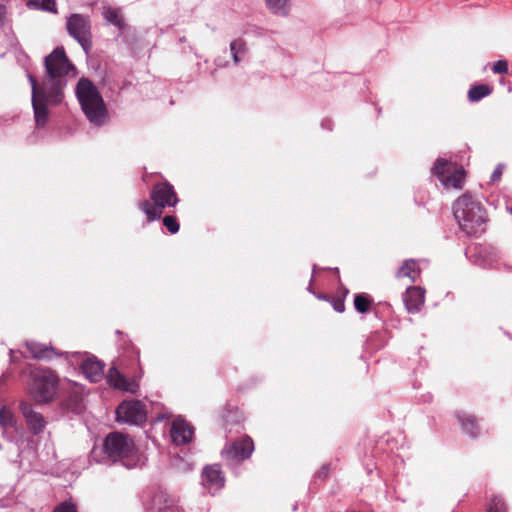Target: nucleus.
<instances>
[{"instance_id": "nucleus-1", "label": "nucleus", "mask_w": 512, "mask_h": 512, "mask_svg": "<svg viewBox=\"0 0 512 512\" xmlns=\"http://www.w3.org/2000/svg\"><path fill=\"white\" fill-rule=\"evenodd\" d=\"M453 215L460 229L468 235H476L485 231L488 214L477 198L464 193L453 204Z\"/></svg>"}, {"instance_id": "nucleus-28", "label": "nucleus", "mask_w": 512, "mask_h": 512, "mask_svg": "<svg viewBox=\"0 0 512 512\" xmlns=\"http://www.w3.org/2000/svg\"><path fill=\"white\" fill-rule=\"evenodd\" d=\"M163 225L166 227V229L171 233L175 234L179 231L180 225L176 219L175 216L172 215H166L163 218Z\"/></svg>"}, {"instance_id": "nucleus-18", "label": "nucleus", "mask_w": 512, "mask_h": 512, "mask_svg": "<svg viewBox=\"0 0 512 512\" xmlns=\"http://www.w3.org/2000/svg\"><path fill=\"white\" fill-rule=\"evenodd\" d=\"M67 32H89L91 23L88 16L82 14H71L66 22Z\"/></svg>"}, {"instance_id": "nucleus-14", "label": "nucleus", "mask_w": 512, "mask_h": 512, "mask_svg": "<svg viewBox=\"0 0 512 512\" xmlns=\"http://www.w3.org/2000/svg\"><path fill=\"white\" fill-rule=\"evenodd\" d=\"M170 434L175 444H186L193 437V428L185 420L176 419L172 423Z\"/></svg>"}, {"instance_id": "nucleus-26", "label": "nucleus", "mask_w": 512, "mask_h": 512, "mask_svg": "<svg viewBox=\"0 0 512 512\" xmlns=\"http://www.w3.org/2000/svg\"><path fill=\"white\" fill-rule=\"evenodd\" d=\"M265 2L274 14L287 15L289 10L288 0H265Z\"/></svg>"}, {"instance_id": "nucleus-33", "label": "nucleus", "mask_w": 512, "mask_h": 512, "mask_svg": "<svg viewBox=\"0 0 512 512\" xmlns=\"http://www.w3.org/2000/svg\"><path fill=\"white\" fill-rule=\"evenodd\" d=\"M331 304L335 311L342 313L345 310L344 298L341 296H333L331 299Z\"/></svg>"}, {"instance_id": "nucleus-11", "label": "nucleus", "mask_w": 512, "mask_h": 512, "mask_svg": "<svg viewBox=\"0 0 512 512\" xmlns=\"http://www.w3.org/2000/svg\"><path fill=\"white\" fill-rule=\"evenodd\" d=\"M21 413L23 414L29 429L34 434H39L45 428L44 417L33 409L31 403L27 401H21L19 404Z\"/></svg>"}, {"instance_id": "nucleus-3", "label": "nucleus", "mask_w": 512, "mask_h": 512, "mask_svg": "<svg viewBox=\"0 0 512 512\" xmlns=\"http://www.w3.org/2000/svg\"><path fill=\"white\" fill-rule=\"evenodd\" d=\"M76 96L87 119L95 126H102L108 120L106 104L97 87L87 78L79 79Z\"/></svg>"}, {"instance_id": "nucleus-6", "label": "nucleus", "mask_w": 512, "mask_h": 512, "mask_svg": "<svg viewBox=\"0 0 512 512\" xmlns=\"http://www.w3.org/2000/svg\"><path fill=\"white\" fill-rule=\"evenodd\" d=\"M104 453L113 462L121 461L126 467L135 464L136 448L134 440L121 432L109 433L103 445Z\"/></svg>"}, {"instance_id": "nucleus-29", "label": "nucleus", "mask_w": 512, "mask_h": 512, "mask_svg": "<svg viewBox=\"0 0 512 512\" xmlns=\"http://www.w3.org/2000/svg\"><path fill=\"white\" fill-rule=\"evenodd\" d=\"M14 417L10 410L6 408L0 409V425L3 427L13 426Z\"/></svg>"}, {"instance_id": "nucleus-7", "label": "nucleus", "mask_w": 512, "mask_h": 512, "mask_svg": "<svg viewBox=\"0 0 512 512\" xmlns=\"http://www.w3.org/2000/svg\"><path fill=\"white\" fill-rule=\"evenodd\" d=\"M28 79L32 88V106L36 125L42 127L48 119V102L59 103L60 101H55V98L50 96L49 90L41 87L33 75L29 74Z\"/></svg>"}, {"instance_id": "nucleus-16", "label": "nucleus", "mask_w": 512, "mask_h": 512, "mask_svg": "<svg viewBox=\"0 0 512 512\" xmlns=\"http://www.w3.org/2000/svg\"><path fill=\"white\" fill-rule=\"evenodd\" d=\"M104 20L119 31L127 29V23L123 12L118 7L104 6L102 12Z\"/></svg>"}, {"instance_id": "nucleus-13", "label": "nucleus", "mask_w": 512, "mask_h": 512, "mask_svg": "<svg viewBox=\"0 0 512 512\" xmlns=\"http://www.w3.org/2000/svg\"><path fill=\"white\" fill-rule=\"evenodd\" d=\"M425 302V290L419 286L407 288L404 295V304L409 313L418 312Z\"/></svg>"}, {"instance_id": "nucleus-5", "label": "nucleus", "mask_w": 512, "mask_h": 512, "mask_svg": "<svg viewBox=\"0 0 512 512\" xmlns=\"http://www.w3.org/2000/svg\"><path fill=\"white\" fill-rule=\"evenodd\" d=\"M59 377L50 368H37L31 372L29 394L38 404L54 401L58 395Z\"/></svg>"}, {"instance_id": "nucleus-15", "label": "nucleus", "mask_w": 512, "mask_h": 512, "mask_svg": "<svg viewBox=\"0 0 512 512\" xmlns=\"http://www.w3.org/2000/svg\"><path fill=\"white\" fill-rule=\"evenodd\" d=\"M24 346L34 359L44 360L57 356L56 350L51 345L27 341Z\"/></svg>"}, {"instance_id": "nucleus-21", "label": "nucleus", "mask_w": 512, "mask_h": 512, "mask_svg": "<svg viewBox=\"0 0 512 512\" xmlns=\"http://www.w3.org/2000/svg\"><path fill=\"white\" fill-rule=\"evenodd\" d=\"M65 409L70 410L74 413H80L83 409V397L78 391H73L63 401Z\"/></svg>"}, {"instance_id": "nucleus-35", "label": "nucleus", "mask_w": 512, "mask_h": 512, "mask_svg": "<svg viewBox=\"0 0 512 512\" xmlns=\"http://www.w3.org/2000/svg\"><path fill=\"white\" fill-rule=\"evenodd\" d=\"M75 36V38L81 43V45L83 46V48L86 50V45H85V42H86V36L88 34H80V33H77V34H73Z\"/></svg>"}, {"instance_id": "nucleus-10", "label": "nucleus", "mask_w": 512, "mask_h": 512, "mask_svg": "<svg viewBox=\"0 0 512 512\" xmlns=\"http://www.w3.org/2000/svg\"><path fill=\"white\" fill-rule=\"evenodd\" d=\"M254 451L253 440L244 435L228 444L222 451V455L228 461L242 462L248 459Z\"/></svg>"}, {"instance_id": "nucleus-31", "label": "nucleus", "mask_w": 512, "mask_h": 512, "mask_svg": "<svg viewBox=\"0 0 512 512\" xmlns=\"http://www.w3.org/2000/svg\"><path fill=\"white\" fill-rule=\"evenodd\" d=\"M53 512H78L74 503L65 501L57 505Z\"/></svg>"}, {"instance_id": "nucleus-27", "label": "nucleus", "mask_w": 512, "mask_h": 512, "mask_svg": "<svg viewBox=\"0 0 512 512\" xmlns=\"http://www.w3.org/2000/svg\"><path fill=\"white\" fill-rule=\"evenodd\" d=\"M230 50L235 63H238L240 61V54L246 51V44L242 39H236L231 42Z\"/></svg>"}, {"instance_id": "nucleus-22", "label": "nucleus", "mask_w": 512, "mask_h": 512, "mask_svg": "<svg viewBox=\"0 0 512 512\" xmlns=\"http://www.w3.org/2000/svg\"><path fill=\"white\" fill-rule=\"evenodd\" d=\"M458 421L461 423L462 430L470 435L476 437L478 435V424L475 416L473 415H458Z\"/></svg>"}, {"instance_id": "nucleus-19", "label": "nucleus", "mask_w": 512, "mask_h": 512, "mask_svg": "<svg viewBox=\"0 0 512 512\" xmlns=\"http://www.w3.org/2000/svg\"><path fill=\"white\" fill-rule=\"evenodd\" d=\"M420 276V268L415 260H406L397 272L398 278H408L412 283Z\"/></svg>"}, {"instance_id": "nucleus-30", "label": "nucleus", "mask_w": 512, "mask_h": 512, "mask_svg": "<svg viewBox=\"0 0 512 512\" xmlns=\"http://www.w3.org/2000/svg\"><path fill=\"white\" fill-rule=\"evenodd\" d=\"M506 504L500 497L492 498L488 512H506Z\"/></svg>"}, {"instance_id": "nucleus-12", "label": "nucleus", "mask_w": 512, "mask_h": 512, "mask_svg": "<svg viewBox=\"0 0 512 512\" xmlns=\"http://www.w3.org/2000/svg\"><path fill=\"white\" fill-rule=\"evenodd\" d=\"M108 382L114 388L135 394L139 389V384L134 379H127L116 368L109 369Z\"/></svg>"}, {"instance_id": "nucleus-37", "label": "nucleus", "mask_w": 512, "mask_h": 512, "mask_svg": "<svg viewBox=\"0 0 512 512\" xmlns=\"http://www.w3.org/2000/svg\"><path fill=\"white\" fill-rule=\"evenodd\" d=\"M510 213L512 214V204L508 207Z\"/></svg>"}, {"instance_id": "nucleus-17", "label": "nucleus", "mask_w": 512, "mask_h": 512, "mask_svg": "<svg viewBox=\"0 0 512 512\" xmlns=\"http://www.w3.org/2000/svg\"><path fill=\"white\" fill-rule=\"evenodd\" d=\"M83 374L91 381L97 382L103 376V364L97 359L88 358L83 361L82 365Z\"/></svg>"}, {"instance_id": "nucleus-36", "label": "nucleus", "mask_w": 512, "mask_h": 512, "mask_svg": "<svg viewBox=\"0 0 512 512\" xmlns=\"http://www.w3.org/2000/svg\"><path fill=\"white\" fill-rule=\"evenodd\" d=\"M501 176H502V170H501V168L498 167L493 172L491 179H492V181H499Z\"/></svg>"}, {"instance_id": "nucleus-4", "label": "nucleus", "mask_w": 512, "mask_h": 512, "mask_svg": "<svg viewBox=\"0 0 512 512\" xmlns=\"http://www.w3.org/2000/svg\"><path fill=\"white\" fill-rule=\"evenodd\" d=\"M179 202L178 195L168 181L156 183L151 191L150 200L144 199L138 202L148 222L159 219L165 208L175 207Z\"/></svg>"}, {"instance_id": "nucleus-25", "label": "nucleus", "mask_w": 512, "mask_h": 512, "mask_svg": "<svg viewBox=\"0 0 512 512\" xmlns=\"http://www.w3.org/2000/svg\"><path fill=\"white\" fill-rule=\"evenodd\" d=\"M27 6L30 9L42 10L55 13L57 11L55 0H28Z\"/></svg>"}, {"instance_id": "nucleus-32", "label": "nucleus", "mask_w": 512, "mask_h": 512, "mask_svg": "<svg viewBox=\"0 0 512 512\" xmlns=\"http://www.w3.org/2000/svg\"><path fill=\"white\" fill-rule=\"evenodd\" d=\"M495 74H506L508 72V63L506 60H498L492 66Z\"/></svg>"}, {"instance_id": "nucleus-8", "label": "nucleus", "mask_w": 512, "mask_h": 512, "mask_svg": "<svg viewBox=\"0 0 512 512\" xmlns=\"http://www.w3.org/2000/svg\"><path fill=\"white\" fill-rule=\"evenodd\" d=\"M433 170L446 188L461 189L463 187L466 172L462 166H457L444 159H438Z\"/></svg>"}, {"instance_id": "nucleus-23", "label": "nucleus", "mask_w": 512, "mask_h": 512, "mask_svg": "<svg viewBox=\"0 0 512 512\" xmlns=\"http://www.w3.org/2000/svg\"><path fill=\"white\" fill-rule=\"evenodd\" d=\"M492 93V87L487 84L474 85L468 91V98L471 102H476Z\"/></svg>"}, {"instance_id": "nucleus-9", "label": "nucleus", "mask_w": 512, "mask_h": 512, "mask_svg": "<svg viewBox=\"0 0 512 512\" xmlns=\"http://www.w3.org/2000/svg\"><path fill=\"white\" fill-rule=\"evenodd\" d=\"M117 421L141 424L146 421L145 405L140 400L123 401L116 409Z\"/></svg>"}, {"instance_id": "nucleus-20", "label": "nucleus", "mask_w": 512, "mask_h": 512, "mask_svg": "<svg viewBox=\"0 0 512 512\" xmlns=\"http://www.w3.org/2000/svg\"><path fill=\"white\" fill-rule=\"evenodd\" d=\"M203 478L207 483L217 488H220L224 485V477L218 465L205 467L203 470Z\"/></svg>"}, {"instance_id": "nucleus-2", "label": "nucleus", "mask_w": 512, "mask_h": 512, "mask_svg": "<svg viewBox=\"0 0 512 512\" xmlns=\"http://www.w3.org/2000/svg\"><path fill=\"white\" fill-rule=\"evenodd\" d=\"M45 77L41 87L49 90L51 97L55 101H61L62 89L66 85L65 77L71 70H74L73 64L68 59L63 47H57L44 59Z\"/></svg>"}, {"instance_id": "nucleus-34", "label": "nucleus", "mask_w": 512, "mask_h": 512, "mask_svg": "<svg viewBox=\"0 0 512 512\" xmlns=\"http://www.w3.org/2000/svg\"><path fill=\"white\" fill-rule=\"evenodd\" d=\"M7 18V7L3 4H0V29L4 27V23Z\"/></svg>"}, {"instance_id": "nucleus-24", "label": "nucleus", "mask_w": 512, "mask_h": 512, "mask_svg": "<svg viewBox=\"0 0 512 512\" xmlns=\"http://www.w3.org/2000/svg\"><path fill=\"white\" fill-rule=\"evenodd\" d=\"M372 304L373 299L366 293H358L354 296V307L361 314L369 312Z\"/></svg>"}]
</instances>
